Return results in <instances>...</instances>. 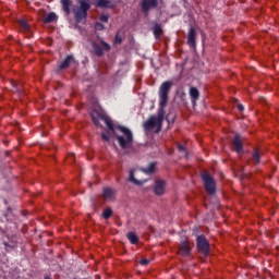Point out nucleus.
Here are the masks:
<instances>
[{"label":"nucleus","mask_w":279,"mask_h":279,"mask_svg":"<svg viewBox=\"0 0 279 279\" xmlns=\"http://www.w3.org/2000/svg\"><path fill=\"white\" fill-rule=\"evenodd\" d=\"M105 122L109 130L113 132L121 149H123V151H130L134 146V135L132 134V131L125 126H118L114 129L112 128V122L108 119H105Z\"/></svg>","instance_id":"1"},{"label":"nucleus","mask_w":279,"mask_h":279,"mask_svg":"<svg viewBox=\"0 0 279 279\" xmlns=\"http://www.w3.org/2000/svg\"><path fill=\"white\" fill-rule=\"evenodd\" d=\"M163 117L161 114L150 117L145 123L144 129L146 132H160L162 129Z\"/></svg>","instance_id":"2"},{"label":"nucleus","mask_w":279,"mask_h":279,"mask_svg":"<svg viewBox=\"0 0 279 279\" xmlns=\"http://www.w3.org/2000/svg\"><path fill=\"white\" fill-rule=\"evenodd\" d=\"M171 86H173V83L166 81L159 87V106L161 110L167 108V101H169V92L171 90Z\"/></svg>","instance_id":"3"},{"label":"nucleus","mask_w":279,"mask_h":279,"mask_svg":"<svg viewBox=\"0 0 279 279\" xmlns=\"http://www.w3.org/2000/svg\"><path fill=\"white\" fill-rule=\"evenodd\" d=\"M78 3L81 7L74 10V14L77 21H82V19H86L88 10H90V3L86 0H80Z\"/></svg>","instance_id":"4"},{"label":"nucleus","mask_w":279,"mask_h":279,"mask_svg":"<svg viewBox=\"0 0 279 279\" xmlns=\"http://www.w3.org/2000/svg\"><path fill=\"white\" fill-rule=\"evenodd\" d=\"M203 182L205 184V189L209 195H213L216 191L215 179L208 174V172H204L202 175Z\"/></svg>","instance_id":"5"},{"label":"nucleus","mask_w":279,"mask_h":279,"mask_svg":"<svg viewBox=\"0 0 279 279\" xmlns=\"http://www.w3.org/2000/svg\"><path fill=\"white\" fill-rule=\"evenodd\" d=\"M197 250L201 254H203V256H208L210 252V244L204 235H199L197 238Z\"/></svg>","instance_id":"6"},{"label":"nucleus","mask_w":279,"mask_h":279,"mask_svg":"<svg viewBox=\"0 0 279 279\" xmlns=\"http://www.w3.org/2000/svg\"><path fill=\"white\" fill-rule=\"evenodd\" d=\"M179 254L181 256H189V254H191V244L189 241L185 240L180 244Z\"/></svg>","instance_id":"7"},{"label":"nucleus","mask_w":279,"mask_h":279,"mask_svg":"<svg viewBox=\"0 0 279 279\" xmlns=\"http://www.w3.org/2000/svg\"><path fill=\"white\" fill-rule=\"evenodd\" d=\"M158 5V0H143L142 1V8L144 12H147V10L151 8H156Z\"/></svg>","instance_id":"8"},{"label":"nucleus","mask_w":279,"mask_h":279,"mask_svg":"<svg viewBox=\"0 0 279 279\" xmlns=\"http://www.w3.org/2000/svg\"><path fill=\"white\" fill-rule=\"evenodd\" d=\"M166 186H167V183H165V181L162 180L157 181L155 184V193L157 195H162L165 193Z\"/></svg>","instance_id":"9"},{"label":"nucleus","mask_w":279,"mask_h":279,"mask_svg":"<svg viewBox=\"0 0 279 279\" xmlns=\"http://www.w3.org/2000/svg\"><path fill=\"white\" fill-rule=\"evenodd\" d=\"M195 27H191L187 34V45L190 47H195Z\"/></svg>","instance_id":"10"},{"label":"nucleus","mask_w":279,"mask_h":279,"mask_svg":"<svg viewBox=\"0 0 279 279\" xmlns=\"http://www.w3.org/2000/svg\"><path fill=\"white\" fill-rule=\"evenodd\" d=\"M233 149L238 153L241 154V151H243V144L241 143V137L239 135H236L233 138Z\"/></svg>","instance_id":"11"},{"label":"nucleus","mask_w":279,"mask_h":279,"mask_svg":"<svg viewBox=\"0 0 279 279\" xmlns=\"http://www.w3.org/2000/svg\"><path fill=\"white\" fill-rule=\"evenodd\" d=\"M74 62L73 57L69 56L59 66V69H69V66L71 65V63Z\"/></svg>","instance_id":"12"},{"label":"nucleus","mask_w":279,"mask_h":279,"mask_svg":"<svg viewBox=\"0 0 279 279\" xmlns=\"http://www.w3.org/2000/svg\"><path fill=\"white\" fill-rule=\"evenodd\" d=\"M129 180H130V182H133V184H137V185H141V184H143V182H145L144 180L136 179L134 177V170L130 171Z\"/></svg>","instance_id":"13"},{"label":"nucleus","mask_w":279,"mask_h":279,"mask_svg":"<svg viewBox=\"0 0 279 279\" xmlns=\"http://www.w3.org/2000/svg\"><path fill=\"white\" fill-rule=\"evenodd\" d=\"M190 97H192L193 101H197V99H199V90H197L196 87H191Z\"/></svg>","instance_id":"14"},{"label":"nucleus","mask_w":279,"mask_h":279,"mask_svg":"<svg viewBox=\"0 0 279 279\" xmlns=\"http://www.w3.org/2000/svg\"><path fill=\"white\" fill-rule=\"evenodd\" d=\"M128 239L133 245H136V243H138V236L134 232L128 233Z\"/></svg>","instance_id":"15"},{"label":"nucleus","mask_w":279,"mask_h":279,"mask_svg":"<svg viewBox=\"0 0 279 279\" xmlns=\"http://www.w3.org/2000/svg\"><path fill=\"white\" fill-rule=\"evenodd\" d=\"M96 5L98 8H110V0H97Z\"/></svg>","instance_id":"16"},{"label":"nucleus","mask_w":279,"mask_h":279,"mask_svg":"<svg viewBox=\"0 0 279 279\" xmlns=\"http://www.w3.org/2000/svg\"><path fill=\"white\" fill-rule=\"evenodd\" d=\"M61 3L63 5L64 12L69 14V12H71V0H61Z\"/></svg>","instance_id":"17"},{"label":"nucleus","mask_w":279,"mask_h":279,"mask_svg":"<svg viewBox=\"0 0 279 279\" xmlns=\"http://www.w3.org/2000/svg\"><path fill=\"white\" fill-rule=\"evenodd\" d=\"M53 21H58V15H56V13H49L45 17V23H53Z\"/></svg>","instance_id":"18"},{"label":"nucleus","mask_w":279,"mask_h":279,"mask_svg":"<svg viewBox=\"0 0 279 279\" xmlns=\"http://www.w3.org/2000/svg\"><path fill=\"white\" fill-rule=\"evenodd\" d=\"M112 195H114V191H112V189L107 187L104 190V197L106 199L112 198Z\"/></svg>","instance_id":"19"},{"label":"nucleus","mask_w":279,"mask_h":279,"mask_svg":"<svg viewBox=\"0 0 279 279\" xmlns=\"http://www.w3.org/2000/svg\"><path fill=\"white\" fill-rule=\"evenodd\" d=\"M154 34H155L156 38H160V36H162V27H160V25H155Z\"/></svg>","instance_id":"20"},{"label":"nucleus","mask_w":279,"mask_h":279,"mask_svg":"<svg viewBox=\"0 0 279 279\" xmlns=\"http://www.w3.org/2000/svg\"><path fill=\"white\" fill-rule=\"evenodd\" d=\"M19 25L24 32H27L29 29V24L25 20H20Z\"/></svg>","instance_id":"21"},{"label":"nucleus","mask_w":279,"mask_h":279,"mask_svg":"<svg viewBox=\"0 0 279 279\" xmlns=\"http://www.w3.org/2000/svg\"><path fill=\"white\" fill-rule=\"evenodd\" d=\"M253 160L256 165L260 162V150H255V153L253 154Z\"/></svg>","instance_id":"22"},{"label":"nucleus","mask_w":279,"mask_h":279,"mask_svg":"<svg viewBox=\"0 0 279 279\" xmlns=\"http://www.w3.org/2000/svg\"><path fill=\"white\" fill-rule=\"evenodd\" d=\"M104 219H110L112 217V209L108 208L102 213Z\"/></svg>","instance_id":"23"},{"label":"nucleus","mask_w":279,"mask_h":279,"mask_svg":"<svg viewBox=\"0 0 279 279\" xmlns=\"http://www.w3.org/2000/svg\"><path fill=\"white\" fill-rule=\"evenodd\" d=\"M94 51L96 56H104V49H101L99 46L94 47Z\"/></svg>","instance_id":"24"},{"label":"nucleus","mask_w":279,"mask_h":279,"mask_svg":"<svg viewBox=\"0 0 279 279\" xmlns=\"http://www.w3.org/2000/svg\"><path fill=\"white\" fill-rule=\"evenodd\" d=\"M154 169H156V165L155 163H150L148 166V168L145 170V173H151L154 171Z\"/></svg>","instance_id":"25"},{"label":"nucleus","mask_w":279,"mask_h":279,"mask_svg":"<svg viewBox=\"0 0 279 279\" xmlns=\"http://www.w3.org/2000/svg\"><path fill=\"white\" fill-rule=\"evenodd\" d=\"M100 45H101L104 51H110V45H108V44L105 43V41H101Z\"/></svg>","instance_id":"26"},{"label":"nucleus","mask_w":279,"mask_h":279,"mask_svg":"<svg viewBox=\"0 0 279 279\" xmlns=\"http://www.w3.org/2000/svg\"><path fill=\"white\" fill-rule=\"evenodd\" d=\"M92 118H93V121L95 123V125H99V119H101L100 116H98L97 118L95 117V113H92Z\"/></svg>","instance_id":"27"},{"label":"nucleus","mask_w":279,"mask_h":279,"mask_svg":"<svg viewBox=\"0 0 279 279\" xmlns=\"http://www.w3.org/2000/svg\"><path fill=\"white\" fill-rule=\"evenodd\" d=\"M95 29H97L98 32H101V29H104V24L97 22L95 25Z\"/></svg>","instance_id":"28"},{"label":"nucleus","mask_w":279,"mask_h":279,"mask_svg":"<svg viewBox=\"0 0 279 279\" xmlns=\"http://www.w3.org/2000/svg\"><path fill=\"white\" fill-rule=\"evenodd\" d=\"M100 21H101L102 23H108V15H101V16H100Z\"/></svg>","instance_id":"29"},{"label":"nucleus","mask_w":279,"mask_h":279,"mask_svg":"<svg viewBox=\"0 0 279 279\" xmlns=\"http://www.w3.org/2000/svg\"><path fill=\"white\" fill-rule=\"evenodd\" d=\"M140 263H141V265H149V259L144 258Z\"/></svg>","instance_id":"30"},{"label":"nucleus","mask_w":279,"mask_h":279,"mask_svg":"<svg viewBox=\"0 0 279 279\" xmlns=\"http://www.w3.org/2000/svg\"><path fill=\"white\" fill-rule=\"evenodd\" d=\"M179 151H186V148L182 146L181 144L178 145Z\"/></svg>","instance_id":"31"},{"label":"nucleus","mask_w":279,"mask_h":279,"mask_svg":"<svg viewBox=\"0 0 279 279\" xmlns=\"http://www.w3.org/2000/svg\"><path fill=\"white\" fill-rule=\"evenodd\" d=\"M101 136H102L104 141H110V136H108V135L102 134Z\"/></svg>","instance_id":"32"},{"label":"nucleus","mask_w":279,"mask_h":279,"mask_svg":"<svg viewBox=\"0 0 279 279\" xmlns=\"http://www.w3.org/2000/svg\"><path fill=\"white\" fill-rule=\"evenodd\" d=\"M116 43L121 44V37L119 35L116 36Z\"/></svg>","instance_id":"33"},{"label":"nucleus","mask_w":279,"mask_h":279,"mask_svg":"<svg viewBox=\"0 0 279 279\" xmlns=\"http://www.w3.org/2000/svg\"><path fill=\"white\" fill-rule=\"evenodd\" d=\"M136 175L137 178H140L141 175H143V171H136Z\"/></svg>","instance_id":"34"},{"label":"nucleus","mask_w":279,"mask_h":279,"mask_svg":"<svg viewBox=\"0 0 279 279\" xmlns=\"http://www.w3.org/2000/svg\"><path fill=\"white\" fill-rule=\"evenodd\" d=\"M238 108H239V110L243 111L242 105H239Z\"/></svg>","instance_id":"35"},{"label":"nucleus","mask_w":279,"mask_h":279,"mask_svg":"<svg viewBox=\"0 0 279 279\" xmlns=\"http://www.w3.org/2000/svg\"><path fill=\"white\" fill-rule=\"evenodd\" d=\"M45 279H51V278H49V277H46Z\"/></svg>","instance_id":"36"}]
</instances>
